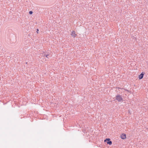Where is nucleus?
Masks as SVG:
<instances>
[{
    "label": "nucleus",
    "instance_id": "obj_5",
    "mask_svg": "<svg viewBox=\"0 0 148 148\" xmlns=\"http://www.w3.org/2000/svg\"><path fill=\"white\" fill-rule=\"evenodd\" d=\"M144 74H143V73H141L140 75H139V79H142L143 77Z\"/></svg>",
    "mask_w": 148,
    "mask_h": 148
},
{
    "label": "nucleus",
    "instance_id": "obj_4",
    "mask_svg": "<svg viewBox=\"0 0 148 148\" xmlns=\"http://www.w3.org/2000/svg\"><path fill=\"white\" fill-rule=\"evenodd\" d=\"M121 138L123 139H124L126 138V135L125 134H123L121 136Z\"/></svg>",
    "mask_w": 148,
    "mask_h": 148
},
{
    "label": "nucleus",
    "instance_id": "obj_1",
    "mask_svg": "<svg viewBox=\"0 0 148 148\" xmlns=\"http://www.w3.org/2000/svg\"><path fill=\"white\" fill-rule=\"evenodd\" d=\"M115 99L119 102H121L123 101V99L122 97L120 95L118 94L115 96Z\"/></svg>",
    "mask_w": 148,
    "mask_h": 148
},
{
    "label": "nucleus",
    "instance_id": "obj_7",
    "mask_svg": "<svg viewBox=\"0 0 148 148\" xmlns=\"http://www.w3.org/2000/svg\"><path fill=\"white\" fill-rule=\"evenodd\" d=\"M29 14H32L33 13V12L32 11H30L29 12Z\"/></svg>",
    "mask_w": 148,
    "mask_h": 148
},
{
    "label": "nucleus",
    "instance_id": "obj_3",
    "mask_svg": "<svg viewBox=\"0 0 148 148\" xmlns=\"http://www.w3.org/2000/svg\"><path fill=\"white\" fill-rule=\"evenodd\" d=\"M71 36L72 37L74 38L77 36V34H76L75 31H73L71 34Z\"/></svg>",
    "mask_w": 148,
    "mask_h": 148
},
{
    "label": "nucleus",
    "instance_id": "obj_8",
    "mask_svg": "<svg viewBox=\"0 0 148 148\" xmlns=\"http://www.w3.org/2000/svg\"><path fill=\"white\" fill-rule=\"evenodd\" d=\"M38 29H37V31H36V32L38 33Z\"/></svg>",
    "mask_w": 148,
    "mask_h": 148
},
{
    "label": "nucleus",
    "instance_id": "obj_6",
    "mask_svg": "<svg viewBox=\"0 0 148 148\" xmlns=\"http://www.w3.org/2000/svg\"><path fill=\"white\" fill-rule=\"evenodd\" d=\"M45 56L47 58H49V57H51V56H50L49 55L46 54L45 55Z\"/></svg>",
    "mask_w": 148,
    "mask_h": 148
},
{
    "label": "nucleus",
    "instance_id": "obj_2",
    "mask_svg": "<svg viewBox=\"0 0 148 148\" xmlns=\"http://www.w3.org/2000/svg\"><path fill=\"white\" fill-rule=\"evenodd\" d=\"M105 142H107V144H109V145H111L112 144V142L110 140V138H106L104 140Z\"/></svg>",
    "mask_w": 148,
    "mask_h": 148
},
{
    "label": "nucleus",
    "instance_id": "obj_9",
    "mask_svg": "<svg viewBox=\"0 0 148 148\" xmlns=\"http://www.w3.org/2000/svg\"><path fill=\"white\" fill-rule=\"evenodd\" d=\"M117 88H118V89L119 90V89H122V88H119V87H118Z\"/></svg>",
    "mask_w": 148,
    "mask_h": 148
}]
</instances>
